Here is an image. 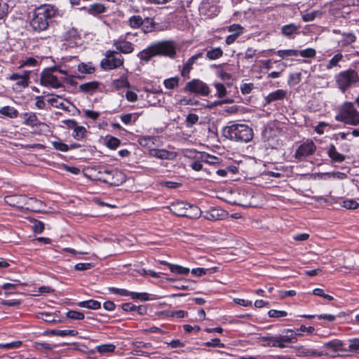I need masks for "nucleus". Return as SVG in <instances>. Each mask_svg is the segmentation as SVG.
Returning a JSON list of instances; mask_svg holds the SVG:
<instances>
[{
	"mask_svg": "<svg viewBox=\"0 0 359 359\" xmlns=\"http://www.w3.org/2000/svg\"><path fill=\"white\" fill-rule=\"evenodd\" d=\"M342 39L340 41V43L343 46H348L355 41L356 36L352 32L348 33H342L341 34Z\"/></svg>",
	"mask_w": 359,
	"mask_h": 359,
	"instance_id": "obj_34",
	"label": "nucleus"
},
{
	"mask_svg": "<svg viewBox=\"0 0 359 359\" xmlns=\"http://www.w3.org/2000/svg\"><path fill=\"white\" fill-rule=\"evenodd\" d=\"M99 86V83L97 81L87 82L79 86L81 91L87 93H93Z\"/></svg>",
	"mask_w": 359,
	"mask_h": 359,
	"instance_id": "obj_30",
	"label": "nucleus"
},
{
	"mask_svg": "<svg viewBox=\"0 0 359 359\" xmlns=\"http://www.w3.org/2000/svg\"><path fill=\"white\" fill-rule=\"evenodd\" d=\"M238 198L233 201V204L248 208L252 205V198H253L252 194L245 190L241 191L239 193Z\"/></svg>",
	"mask_w": 359,
	"mask_h": 359,
	"instance_id": "obj_15",
	"label": "nucleus"
},
{
	"mask_svg": "<svg viewBox=\"0 0 359 359\" xmlns=\"http://www.w3.org/2000/svg\"><path fill=\"white\" fill-rule=\"evenodd\" d=\"M222 134L226 138L248 142L253 137L252 130L245 124H233L223 128Z\"/></svg>",
	"mask_w": 359,
	"mask_h": 359,
	"instance_id": "obj_3",
	"label": "nucleus"
},
{
	"mask_svg": "<svg viewBox=\"0 0 359 359\" xmlns=\"http://www.w3.org/2000/svg\"><path fill=\"white\" fill-rule=\"evenodd\" d=\"M116 348V346L113 344H104L97 346L96 350L98 353L105 354L113 353Z\"/></svg>",
	"mask_w": 359,
	"mask_h": 359,
	"instance_id": "obj_39",
	"label": "nucleus"
},
{
	"mask_svg": "<svg viewBox=\"0 0 359 359\" xmlns=\"http://www.w3.org/2000/svg\"><path fill=\"white\" fill-rule=\"evenodd\" d=\"M24 123L29 126H36L39 124L36 115L34 113H25L22 114Z\"/></svg>",
	"mask_w": 359,
	"mask_h": 359,
	"instance_id": "obj_31",
	"label": "nucleus"
},
{
	"mask_svg": "<svg viewBox=\"0 0 359 359\" xmlns=\"http://www.w3.org/2000/svg\"><path fill=\"white\" fill-rule=\"evenodd\" d=\"M264 165L266 167V168L263 172H265L266 175L276 178H279L282 176V174L278 172V170L280 169L278 166L274 167V168L272 169L271 167L273 165V163H269L268 165Z\"/></svg>",
	"mask_w": 359,
	"mask_h": 359,
	"instance_id": "obj_36",
	"label": "nucleus"
},
{
	"mask_svg": "<svg viewBox=\"0 0 359 359\" xmlns=\"http://www.w3.org/2000/svg\"><path fill=\"white\" fill-rule=\"evenodd\" d=\"M176 51L174 46L168 41L154 43L137 54V57L144 62H148L151 57L159 55L174 57Z\"/></svg>",
	"mask_w": 359,
	"mask_h": 359,
	"instance_id": "obj_2",
	"label": "nucleus"
},
{
	"mask_svg": "<svg viewBox=\"0 0 359 359\" xmlns=\"http://www.w3.org/2000/svg\"><path fill=\"white\" fill-rule=\"evenodd\" d=\"M53 147L55 149L61 151H66L68 150V146L60 141L57 142H53Z\"/></svg>",
	"mask_w": 359,
	"mask_h": 359,
	"instance_id": "obj_64",
	"label": "nucleus"
},
{
	"mask_svg": "<svg viewBox=\"0 0 359 359\" xmlns=\"http://www.w3.org/2000/svg\"><path fill=\"white\" fill-rule=\"evenodd\" d=\"M205 345L206 346H212V347H219V348H223L224 347V344H222L219 339L218 338H214L211 339L210 341H208L205 343Z\"/></svg>",
	"mask_w": 359,
	"mask_h": 359,
	"instance_id": "obj_56",
	"label": "nucleus"
},
{
	"mask_svg": "<svg viewBox=\"0 0 359 359\" xmlns=\"http://www.w3.org/2000/svg\"><path fill=\"white\" fill-rule=\"evenodd\" d=\"M299 28V25L290 23L281 27V33L287 37L294 38L298 34Z\"/></svg>",
	"mask_w": 359,
	"mask_h": 359,
	"instance_id": "obj_23",
	"label": "nucleus"
},
{
	"mask_svg": "<svg viewBox=\"0 0 359 359\" xmlns=\"http://www.w3.org/2000/svg\"><path fill=\"white\" fill-rule=\"evenodd\" d=\"M187 126L188 127L192 126L198 121V116L195 114H189L187 116Z\"/></svg>",
	"mask_w": 359,
	"mask_h": 359,
	"instance_id": "obj_59",
	"label": "nucleus"
},
{
	"mask_svg": "<svg viewBox=\"0 0 359 359\" xmlns=\"http://www.w3.org/2000/svg\"><path fill=\"white\" fill-rule=\"evenodd\" d=\"M78 71L82 74H91L94 68L90 64L81 63L78 65Z\"/></svg>",
	"mask_w": 359,
	"mask_h": 359,
	"instance_id": "obj_49",
	"label": "nucleus"
},
{
	"mask_svg": "<svg viewBox=\"0 0 359 359\" xmlns=\"http://www.w3.org/2000/svg\"><path fill=\"white\" fill-rule=\"evenodd\" d=\"M343 59V55L341 53H337L334 55L327 63L326 69L330 70L334 67H340L339 62Z\"/></svg>",
	"mask_w": 359,
	"mask_h": 359,
	"instance_id": "obj_32",
	"label": "nucleus"
},
{
	"mask_svg": "<svg viewBox=\"0 0 359 359\" xmlns=\"http://www.w3.org/2000/svg\"><path fill=\"white\" fill-rule=\"evenodd\" d=\"M66 316L68 318L73 320H83L84 318V314L77 311H69Z\"/></svg>",
	"mask_w": 359,
	"mask_h": 359,
	"instance_id": "obj_50",
	"label": "nucleus"
},
{
	"mask_svg": "<svg viewBox=\"0 0 359 359\" xmlns=\"http://www.w3.org/2000/svg\"><path fill=\"white\" fill-rule=\"evenodd\" d=\"M203 53L201 52L198 53L194 55H192L189 60L183 65L182 69L181 70V75L183 77H188L189 74L192 69L193 65L196 62V61L201 57Z\"/></svg>",
	"mask_w": 359,
	"mask_h": 359,
	"instance_id": "obj_18",
	"label": "nucleus"
},
{
	"mask_svg": "<svg viewBox=\"0 0 359 359\" xmlns=\"http://www.w3.org/2000/svg\"><path fill=\"white\" fill-rule=\"evenodd\" d=\"M287 95V92L283 89L276 90L269 93L266 97L265 101L266 104H270L273 102L283 100Z\"/></svg>",
	"mask_w": 359,
	"mask_h": 359,
	"instance_id": "obj_24",
	"label": "nucleus"
},
{
	"mask_svg": "<svg viewBox=\"0 0 359 359\" xmlns=\"http://www.w3.org/2000/svg\"><path fill=\"white\" fill-rule=\"evenodd\" d=\"M130 297L133 299H140L142 301L149 300V294L146 292H131Z\"/></svg>",
	"mask_w": 359,
	"mask_h": 359,
	"instance_id": "obj_55",
	"label": "nucleus"
},
{
	"mask_svg": "<svg viewBox=\"0 0 359 359\" xmlns=\"http://www.w3.org/2000/svg\"><path fill=\"white\" fill-rule=\"evenodd\" d=\"M0 114L3 116L13 118L18 116V111L13 107L5 106L0 109Z\"/></svg>",
	"mask_w": 359,
	"mask_h": 359,
	"instance_id": "obj_33",
	"label": "nucleus"
},
{
	"mask_svg": "<svg viewBox=\"0 0 359 359\" xmlns=\"http://www.w3.org/2000/svg\"><path fill=\"white\" fill-rule=\"evenodd\" d=\"M287 334L280 335L282 337V341L287 344H294L297 341V336L300 334L294 332V330L291 329H287L285 330Z\"/></svg>",
	"mask_w": 359,
	"mask_h": 359,
	"instance_id": "obj_27",
	"label": "nucleus"
},
{
	"mask_svg": "<svg viewBox=\"0 0 359 359\" xmlns=\"http://www.w3.org/2000/svg\"><path fill=\"white\" fill-rule=\"evenodd\" d=\"M77 305L82 308H87L93 310H97L101 307L100 302L93 299L79 302L77 303Z\"/></svg>",
	"mask_w": 359,
	"mask_h": 359,
	"instance_id": "obj_28",
	"label": "nucleus"
},
{
	"mask_svg": "<svg viewBox=\"0 0 359 359\" xmlns=\"http://www.w3.org/2000/svg\"><path fill=\"white\" fill-rule=\"evenodd\" d=\"M37 317H38V318H40L47 323L56 322V320L55 319L53 314L50 313H47V312L39 313L37 315Z\"/></svg>",
	"mask_w": 359,
	"mask_h": 359,
	"instance_id": "obj_46",
	"label": "nucleus"
},
{
	"mask_svg": "<svg viewBox=\"0 0 359 359\" xmlns=\"http://www.w3.org/2000/svg\"><path fill=\"white\" fill-rule=\"evenodd\" d=\"M227 30L238 37L243 33L244 28L239 24H233L227 27Z\"/></svg>",
	"mask_w": 359,
	"mask_h": 359,
	"instance_id": "obj_43",
	"label": "nucleus"
},
{
	"mask_svg": "<svg viewBox=\"0 0 359 359\" xmlns=\"http://www.w3.org/2000/svg\"><path fill=\"white\" fill-rule=\"evenodd\" d=\"M86 133L87 130L85 127L79 126L74 128L73 137L78 140H82L86 136Z\"/></svg>",
	"mask_w": 359,
	"mask_h": 359,
	"instance_id": "obj_42",
	"label": "nucleus"
},
{
	"mask_svg": "<svg viewBox=\"0 0 359 359\" xmlns=\"http://www.w3.org/2000/svg\"><path fill=\"white\" fill-rule=\"evenodd\" d=\"M33 229L35 233H40L44 229V224L42 222L35 220L33 224Z\"/></svg>",
	"mask_w": 359,
	"mask_h": 359,
	"instance_id": "obj_63",
	"label": "nucleus"
},
{
	"mask_svg": "<svg viewBox=\"0 0 359 359\" xmlns=\"http://www.w3.org/2000/svg\"><path fill=\"white\" fill-rule=\"evenodd\" d=\"M313 294L322 297L326 299H328L330 301L333 299V297L329 294H326L324 293L323 290L320 288H316L313 291Z\"/></svg>",
	"mask_w": 359,
	"mask_h": 359,
	"instance_id": "obj_62",
	"label": "nucleus"
},
{
	"mask_svg": "<svg viewBox=\"0 0 359 359\" xmlns=\"http://www.w3.org/2000/svg\"><path fill=\"white\" fill-rule=\"evenodd\" d=\"M347 350L355 352L359 351V338H353L349 339Z\"/></svg>",
	"mask_w": 359,
	"mask_h": 359,
	"instance_id": "obj_48",
	"label": "nucleus"
},
{
	"mask_svg": "<svg viewBox=\"0 0 359 359\" xmlns=\"http://www.w3.org/2000/svg\"><path fill=\"white\" fill-rule=\"evenodd\" d=\"M164 86L168 89H174L175 87L178 86L179 83V78L178 77H172L170 79H167L163 82Z\"/></svg>",
	"mask_w": 359,
	"mask_h": 359,
	"instance_id": "obj_44",
	"label": "nucleus"
},
{
	"mask_svg": "<svg viewBox=\"0 0 359 359\" xmlns=\"http://www.w3.org/2000/svg\"><path fill=\"white\" fill-rule=\"evenodd\" d=\"M52 334L60 336V337H65V336H75L77 334V331L74 330H52L50 332Z\"/></svg>",
	"mask_w": 359,
	"mask_h": 359,
	"instance_id": "obj_41",
	"label": "nucleus"
},
{
	"mask_svg": "<svg viewBox=\"0 0 359 359\" xmlns=\"http://www.w3.org/2000/svg\"><path fill=\"white\" fill-rule=\"evenodd\" d=\"M199 12L205 17L212 18L217 15L219 9L214 0H203L199 6Z\"/></svg>",
	"mask_w": 359,
	"mask_h": 359,
	"instance_id": "obj_11",
	"label": "nucleus"
},
{
	"mask_svg": "<svg viewBox=\"0 0 359 359\" xmlns=\"http://www.w3.org/2000/svg\"><path fill=\"white\" fill-rule=\"evenodd\" d=\"M51 70L53 72H59L64 75V77H62V79L66 80L67 77H73L74 76L73 74V72L67 69L66 67H63L61 65H55L52 67Z\"/></svg>",
	"mask_w": 359,
	"mask_h": 359,
	"instance_id": "obj_29",
	"label": "nucleus"
},
{
	"mask_svg": "<svg viewBox=\"0 0 359 359\" xmlns=\"http://www.w3.org/2000/svg\"><path fill=\"white\" fill-rule=\"evenodd\" d=\"M268 315L271 318H282L285 317L287 316V312L285 311H278L275 309L269 310L268 312Z\"/></svg>",
	"mask_w": 359,
	"mask_h": 359,
	"instance_id": "obj_53",
	"label": "nucleus"
},
{
	"mask_svg": "<svg viewBox=\"0 0 359 359\" xmlns=\"http://www.w3.org/2000/svg\"><path fill=\"white\" fill-rule=\"evenodd\" d=\"M126 180V175L117 170H107L103 176V182L111 186H119Z\"/></svg>",
	"mask_w": 359,
	"mask_h": 359,
	"instance_id": "obj_8",
	"label": "nucleus"
},
{
	"mask_svg": "<svg viewBox=\"0 0 359 359\" xmlns=\"http://www.w3.org/2000/svg\"><path fill=\"white\" fill-rule=\"evenodd\" d=\"M276 54L283 58L287 59L290 57H297L299 55V50L297 49H288V50H279L276 52Z\"/></svg>",
	"mask_w": 359,
	"mask_h": 359,
	"instance_id": "obj_35",
	"label": "nucleus"
},
{
	"mask_svg": "<svg viewBox=\"0 0 359 359\" xmlns=\"http://www.w3.org/2000/svg\"><path fill=\"white\" fill-rule=\"evenodd\" d=\"M10 80L16 81V85L25 88L28 86L29 79V72L24 71L22 74L13 73L10 76Z\"/></svg>",
	"mask_w": 359,
	"mask_h": 359,
	"instance_id": "obj_16",
	"label": "nucleus"
},
{
	"mask_svg": "<svg viewBox=\"0 0 359 359\" xmlns=\"http://www.w3.org/2000/svg\"><path fill=\"white\" fill-rule=\"evenodd\" d=\"M120 140L114 137H110L109 139L106 140L105 142L106 146L111 149H116L117 147L120 145Z\"/></svg>",
	"mask_w": 359,
	"mask_h": 359,
	"instance_id": "obj_47",
	"label": "nucleus"
},
{
	"mask_svg": "<svg viewBox=\"0 0 359 359\" xmlns=\"http://www.w3.org/2000/svg\"><path fill=\"white\" fill-rule=\"evenodd\" d=\"M202 214L201 209L195 205L187 203L185 217L196 219Z\"/></svg>",
	"mask_w": 359,
	"mask_h": 359,
	"instance_id": "obj_25",
	"label": "nucleus"
},
{
	"mask_svg": "<svg viewBox=\"0 0 359 359\" xmlns=\"http://www.w3.org/2000/svg\"><path fill=\"white\" fill-rule=\"evenodd\" d=\"M323 347L327 351V352L324 353L323 355H327L332 358L339 356L341 353L347 351V348L345 347V344L339 339H334L325 342Z\"/></svg>",
	"mask_w": 359,
	"mask_h": 359,
	"instance_id": "obj_7",
	"label": "nucleus"
},
{
	"mask_svg": "<svg viewBox=\"0 0 359 359\" xmlns=\"http://www.w3.org/2000/svg\"><path fill=\"white\" fill-rule=\"evenodd\" d=\"M336 118L346 124L357 126L359 125V111L352 102H345L341 107Z\"/></svg>",
	"mask_w": 359,
	"mask_h": 359,
	"instance_id": "obj_4",
	"label": "nucleus"
},
{
	"mask_svg": "<svg viewBox=\"0 0 359 359\" xmlns=\"http://www.w3.org/2000/svg\"><path fill=\"white\" fill-rule=\"evenodd\" d=\"M214 86L217 89V95L218 97L222 98L226 95V88L222 83H215Z\"/></svg>",
	"mask_w": 359,
	"mask_h": 359,
	"instance_id": "obj_51",
	"label": "nucleus"
},
{
	"mask_svg": "<svg viewBox=\"0 0 359 359\" xmlns=\"http://www.w3.org/2000/svg\"><path fill=\"white\" fill-rule=\"evenodd\" d=\"M94 264L92 263H79L74 266V269L76 271H86L92 269Z\"/></svg>",
	"mask_w": 359,
	"mask_h": 359,
	"instance_id": "obj_57",
	"label": "nucleus"
},
{
	"mask_svg": "<svg viewBox=\"0 0 359 359\" xmlns=\"http://www.w3.org/2000/svg\"><path fill=\"white\" fill-rule=\"evenodd\" d=\"M316 147L311 140L302 143L296 151V157H306L314 154Z\"/></svg>",
	"mask_w": 359,
	"mask_h": 359,
	"instance_id": "obj_12",
	"label": "nucleus"
},
{
	"mask_svg": "<svg viewBox=\"0 0 359 359\" xmlns=\"http://www.w3.org/2000/svg\"><path fill=\"white\" fill-rule=\"evenodd\" d=\"M105 6L100 3L90 4L87 8V12L92 15H97L106 11Z\"/></svg>",
	"mask_w": 359,
	"mask_h": 359,
	"instance_id": "obj_26",
	"label": "nucleus"
},
{
	"mask_svg": "<svg viewBox=\"0 0 359 359\" xmlns=\"http://www.w3.org/2000/svg\"><path fill=\"white\" fill-rule=\"evenodd\" d=\"M22 345V341H15L10 343L0 344L1 348L5 349H13L19 348Z\"/></svg>",
	"mask_w": 359,
	"mask_h": 359,
	"instance_id": "obj_52",
	"label": "nucleus"
},
{
	"mask_svg": "<svg viewBox=\"0 0 359 359\" xmlns=\"http://www.w3.org/2000/svg\"><path fill=\"white\" fill-rule=\"evenodd\" d=\"M116 52L123 53L124 54L131 53L134 48L132 43L125 40H117L114 43Z\"/></svg>",
	"mask_w": 359,
	"mask_h": 359,
	"instance_id": "obj_19",
	"label": "nucleus"
},
{
	"mask_svg": "<svg viewBox=\"0 0 359 359\" xmlns=\"http://www.w3.org/2000/svg\"><path fill=\"white\" fill-rule=\"evenodd\" d=\"M145 21L148 23H151V19L148 17L142 18L140 15H134L128 18L127 24L133 29H137L140 28Z\"/></svg>",
	"mask_w": 359,
	"mask_h": 359,
	"instance_id": "obj_17",
	"label": "nucleus"
},
{
	"mask_svg": "<svg viewBox=\"0 0 359 359\" xmlns=\"http://www.w3.org/2000/svg\"><path fill=\"white\" fill-rule=\"evenodd\" d=\"M169 269L171 272L177 274L187 275L189 273V268H186L177 264H169Z\"/></svg>",
	"mask_w": 359,
	"mask_h": 359,
	"instance_id": "obj_40",
	"label": "nucleus"
},
{
	"mask_svg": "<svg viewBox=\"0 0 359 359\" xmlns=\"http://www.w3.org/2000/svg\"><path fill=\"white\" fill-rule=\"evenodd\" d=\"M262 341L266 342V345L271 346H276L277 341V336L264 337H262Z\"/></svg>",
	"mask_w": 359,
	"mask_h": 359,
	"instance_id": "obj_58",
	"label": "nucleus"
},
{
	"mask_svg": "<svg viewBox=\"0 0 359 359\" xmlns=\"http://www.w3.org/2000/svg\"><path fill=\"white\" fill-rule=\"evenodd\" d=\"M5 201L11 206L15 207L19 209H25L26 206L27 196L25 195H10L5 198Z\"/></svg>",
	"mask_w": 359,
	"mask_h": 359,
	"instance_id": "obj_13",
	"label": "nucleus"
},
{
	"mask_svg": "<svg viewBox=\"0 0 359 359\" xmlns=\"http://www.w3.org/2000/svg\"><path fill=\"white\" fill-rule=\"evenodd\" d=\"M123 57L116 51L107 50L105 57L100 62V65L104 70H111L122 66Z\"/></svg>",
	"mask_w": 359,
	"mask_h": 359,
	"instance_id": "obj_6",
	"label": "nucleus"
},
{
	"mask_svg": "<svg viewBox=\"0 0 359 359\" xmlns=\"http://www.w3.org/2000/svg\"><path fill=\"white\" fill-rule=\"evenodd\" d=\"M43 203L35 198H27L26 201V206L25 209L33 211V212H41L43 211Z\"/></svg>",
	"mask_w": 359,
	"mask_h": 359,
	"instance_id": "obj_22",
	"label": "nucleus"
},
{
	"mask_svg": "<svg viewBox=\"0 0 359 359\" xmlns=\"http://www.w3.org/2000/svg\"><path fill=\"white\" fill-rule=\"evenodd\" d=\"M342 206L346 209L355 210L359 207V203L354 200H346L343 202Z\"/></svg>",
	"mask_w": 359,
	"mask_h": 359,
	"instance_id": "obj_54",
	"label": "nucleus"
},
{
	"mask_svg": "<svg viewBox=\"0 0 359 359\" xmlns=\"http://www.w3.org/2000/svg\"><path fill=\"white\" fill-rule=\"evenodd\" d=\"M316 51L314 48H308L304 50H299V55L305 58H313L316 56Z\"/></svg>",
	"mask_w": 359,
	"mask_h": 359,
	"instance_id": "obj_45",
	"label": "nucleus"
},
{
	"mask_svg": "<svg viewBox=\"0 0 359 359\" xmlns=\"http://www.w3.org/2000/svg\"><path fill=\"white\" fill-rule=\"evenodd\" d=\"M8 6L4 0H0V20L6 15Z\"/></svg>",
	"mask_w": 359,
	"mask_h": 359,
	"instance_id": "obj_61",
	"label": "nucleus"
},
{
	"mask_svg": "<svg viewBox=\"0 0 359 359\" xmlns=\"http://www.w3.org/2000/svg\"><path fill=\"white\" fill-rule=\"evenodd\" d=\"M41 84L44 86L52 87L53 88H59L62 86V83L58 78L53 74V72L50 68L43 71L40 77Z\"/></svg>",
	"mask_w": 359,
	"mask_h": 359,
	"instance_id": "obj_9",
	"label": "nucleus"
},
{
	"mask_svg": "<svg viewBox=\"0 0 359 359\" xmlns=\"http://www.w3.org/2000/svg\"><path fill=\"white\" fill-rule=\"evenodd\" d=\"M187 203L183 201H176L172 203L169 207L170 211L178 217H185Z\"/></svg>",
	"mask_w": 359,
	"mask_h": 359,
	"instance_id": "obj_20",
	"label": "nucleus"
},
{
	"mask_svg": "<svg viewBox=\"0 0 359 359\" xmlns=\"http://www.w3.org/2000/svg\"><path fill=\"white\" fill-rule=\"evenodd\" d=\"M61 97L59 95H55L52 98L48 100V102L54 107L62 109L64 110H68V107L65 105L62 101H60Z\"/></svg>",
	"mask_w": 359,
	"mask_h": 359,
	"instance_id": "obj_38",
	"label": "nucleus"
},
{
	"mask_svg": "<svg viewBox=\"0 0 359 359\" xmlns=\"http://www.w3.org/2000/svg\"><path fill=\"white\" fill-rule=\"evenodd\" d=\"M17 285H18L17 284H13V283H4L2 285V288L6 290V292H4L5 296H8L10 294H13V292L10 291V290L15 289Z\"/></svg>",
	"mask_w": 359,
	"mask_h": 359,
	"instance_id": "obj_60",
	"label": "nucleus"
},
{
	"mask_svg": "<svg viewBox=\"0 0 359 359\" xmlns=\"http://www.w3.org/2000/svg\"><path fill=\"white\" fill-rule=\"evenodd\" d=\"M59 15L57 8L50 4L41 5L36 8L31 20L32 27L38 32L46 30L53 20Z\"/></svg>",
	"mask_w": 359,
	"mask_h": 359,
	"instance_id": "obj_1",
	"label": "nucleus"
},
{
	"mask_svg": "<svg viewBox=\"0 0 359 359\" xmlns=\"http://www.w3.org/2000/svg\"><path fill=\"white\" fill-rule=\"evenodd\" d=\"M338 88L344 93L347 89L357 83L359 81L358 73L353 69H348L339 72L335 76Z\"/></svg>",
	"mask_w": 359,
	"mask_h": 359,
	"instance_id": "obj_5",
	"label": "nucleus"
},
{
	"mask_svg": "<svg viewBox=\"0 0 359 359\" xmlns=\"http://www.w3.org/2000/svg\"><path fill=\"white\" fill-rule=\"evenodd\" d=\"M185 90L193 93L206 96L209 94L210 90L206 83L198 79H193L187 83Z\"/></svg>",
	"mask_w": 359,
	"mask_h": 359,
	"instance_id": "obj_10",
	"label": "nucleus"
},
{
	"mask_svg": "<svg viewBox=\"0 0 359 359\" xmlns=\"http://www.w3.org/2000/svg\"><path fill=\"white\" fill-rule=\"evenodd\" d=\"M296 349V355L299 357H305V356H313V357H320L324 355L323 352H320L316 350L306 348L303 346H295Z\"/></svg>",
	"mask_w": 359,
	"mask_h": 359,
	"instance_id": "obj_21",
	"label": "nucleus"
},
{
	"mask_svg": "<svg viewBox=\"0 0 359 359\" xmlns=\"http://www.w3.org/2000/svg\"><path fill=\"white\" fill-rule=\"evenodd\" d=\"M223 55V50L217 47L207 51L206 56L209 60H213L220 58Z\"/></svg>",
	"mask_w": 359,
	"mask_h": 359,
	"instance_id": "obj_37",
	"label": "nucleus"
},
{
	"mask_svg": "<svg viewBox=\"0 0 359 359\" xmlns=\"http://www.w3.org/2000/svg\"><path fill=\"white\" fill-rule=\"evenodd\" d=\"M227 216V212L222 209L212 208L204 212L203 217L208 220L217 221L224 219Z\"/></svg>",
	"mask_w": 359,
	"mask_h": 359,
	"instance_id": "obj_14",
	"label": "nucleus"
}]
</instances>
